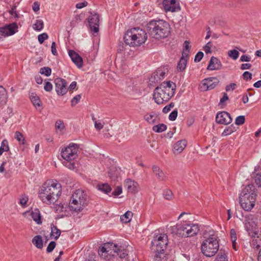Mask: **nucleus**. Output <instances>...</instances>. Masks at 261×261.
<instances>
[{"label":"nucleus","mask_w":261,"mask_h":261,"mask_svg":"<svg viewBox=\"0 0 261 261\" xmlns=\"http://www.w3.org/2000/svg\"><path fill=\"white\" fill-rule=\"evenodd\" d=\"M48 38V36L46 33H42L38 36V41L40 44H42Z\"/></svg>","instance_id":"45"},{"label":"nucleus","mask_w":261,"mask_h":261,"mask_svg":"<svg viewBox=\"0 0 261 261\" xmlns=\"http://www.w3.org/2000/svg\"><path fill=\"white\" fill-rule=\"evenodd\" d=\"M188 58L189 57H187V56H183L182 55L177 64V69L178 71L181 72L185 69L187 66Z\"/></svg>","instance_id":"28"},{"label":"nucleus","mask_w":261,"mask_h":261,"mask_svg":"<svg viewBox=\"0 0 261 261\" xmlns=\"http://www.w3.org/2000/svg\"><path fill=\"white\" fill-rule=\"evenodd\" d=\"M176 87L175 84L170 81L162 83L154 90L153 97L155 102L161 105L169 100L175 93Z\"/></svg>","instance_id":"2"},{"label":"nucleus","mask_w":261,"mask_h":261,"mask_svg":"<svg viewBox=\"0 0 261 261\" xmlns=\"http://www.w3.org/2000/svg\"><path fill=\"white\" fill-rule=\"evenodd\" d=\"M8 95L6 90L0 86V107L7 103Z\"/></svg>","instance_id":"29"},{"label":"nucleus","mask_w":261,"mask_h":261,"mask_svg":"<svg viewBox=\"0 0 261 261\" xmlns=\"http://www.w3.org/2000/svg\"><path fill=\"white\" fill-rule=\"evenodd\" d=\"M81 98V95L77 94L75 95L71 100V105L72 107L75 106L80 100Z\"/></svg>","instance_id":"47"},{"label":"nucleus","mask_w":261,"mask_h":261,"mask_svg":"<svg viewBox=\"0 0 261 261\" xmlns=\"http://www.w3.org/2000/svg\"><path fill=\"white\" fill-rule=\"evenodd\" d=\"M236 130V127L231 124V125L226 127L222 133V136H226L231 134L232 133Z\"/></svg>","instance_id":"35"},{"label":"nucleus","mask_w":261,"mask_h":261,"mask_svg":"<svg viewBox=\"0 0 261 261\" xmlns=\"http://www.w3.org/2000/svg\"><path fill=\"white\" fill-rule=\"evenodd\" d=\"M32 9L35 12H38L40 10V4L38 2H35L32 5Z\"/></svg>","instance_id":"61"},{"label":"nucleus","mask_w":261,"mask_h":261,"mask_svg":"<svg viewBox=\"0 0 261 261\" xmlns=\"http://www.w3.org/2000/svg\"><path fill=\"white\" fill-rule=\"evenodd\" d=\"M251 58L248 55H242L240 58V61L241 62H249Z\"/></svg>","instance_id":"62"},{"label":"nucleus","mask_w":261,"mask_h":261,"mask_svg":"<svg viewBox=\"0 0 261 261\" xmlns=\"http://www.w3.org/2000/svg\"><path fill=\"white\" fill-rule=\"evenodd\" d=\"M152 171L155 175L156 178L160 181H164L166 179V176L163 171L157 166H152Z\"/></svg>","instance_id":"26"},{"label":"nucleus","mask_w":261,"mask_h":261,"mask_svg":"<svg viewBox=\"0 0 261 261\" xmlns=\"http://www.w3.org/2000/svg\"><path fill=\"white\" fill-rule=\"evenodd\" d=\"M219 82V80L215 77H211L203 80L200 85L201 91H206L214 89Z\"/></svg>","instance_id":"11"},{"label":"nucleus","mask_w":261,"mask_h":261,"mask_svg":"<svg viewBox=\"0 0 261 261\" xmlns=\"http://www.w3.org/2000/svg\"><path fill=\"white\" fill-rule=\"evenodd\" d=\"M174 107V103L173 102H171L169 105L165 106L163 109V112L164 113H167L168 112H169L170 110H171V109L173 108V107Z\"/></svg>","instance_id":"51"},{"label":"nucleus","mask_w":261,"mask_h":261,"mask_svg":"<svg viewBox=\"0 0 261 261\" xmlns=\"http://www.w3.org/2000/svg\"><path fill=\"white\" fill-rule=\"evenodd\" d=\"M228 99V96L226 93H223V97L220 99V104L223 103L225 101Z\"/></svg>","instance_id":"64"},{"label":"nucleus","mask_w":261,"mask_h":261,"mask_svg":"<svg viewBox=\"0 0 261 261\" xmlns=\"http://www.w3.org/2000/svg\"><path fill=\"white\" fill-rule=\"evenodd\" d=\"M44 23L42 20L41 19H37L36 20V22L34 24V29L40 31L42 30L43 28Z\"/></svg>","instance_id":"40"},{"label":"nucleus","mask_w":261,"mask_h":261,"mask_svg":"<svg viewBox=\"0 0 261 261\" xmlns=\"http://www.w3.org/2000/svg\"><path fill=\"white\" fill-rule=\"evenodd\" d=\"M144 119L149 124H154L157 122L158 115L154 112L146 114L144 116Z\"/></svg>","instance_id":"25"},{"label":"nucleus","mask_w":261,"mask_h":261,"mask_svg":"<svg viewBox=\"0 0 261 261\" xmlns=\"http://www.w3.org/2000/svg\"><path fill=\"white\" fill-rule=\"evenodd\" d=\"M55 84V90L59 95H65L67 91V84L66 81L61 78H57L54 81Z\"/></svg>","instance_id":"14"},{"label":"nucleus","mask_w":261,"mask_h":261,"mask_svg":"<svg viewBox=\"0 0 261 261\" xmlns=\"http://www.w3.org/2000/svg\"><path fill=\"white\" fill-rule=\"evenodd\" d=\"M55 125L56 128L60 130H62L65 127L63 122L60 120L57 121Z\"/></svg>","instance_id":"53"},{"label":"nucleus","mask_w":261,"mask_h":261,"mask_svg":"<svg viewBox=\"0 0 261 261\" xmlns=\"http://www.w3.org/2000/svg\"><path fill=\"white\" fill-rule=\"evenodd\" d=\"M245 121V117L244 116H239L237 117L235 120V123L237 125H241L243 124Z\"/></svg>","instance_id":"46"},{"label":"nucleus","mask_w":261,"mask_h":261,"mask_svg":"<svg viewBox=\"0 0 261 261\" xmlns=\"http://www.w3.org/2000/svg\"><path fill=\"white\" fill-rule=\"evenodd\" d=\"M215 261H228L227 256L226 253L224 252L220 251L217 255Z\"/></svg>","instance_id":"41"},{"label":"nucleus","mask_w":261,"mask_h":261,"mask_svg":"<svg viewBox=\"0 0 261 261\" xmlns=\"http://www.w3.org/2000/svg\"><path fill=\"white\" fill-rule=\"evenodd\" d=\"M167 129V125L165 124L161 123L158 125H155L153 126V131L156 133H162Z\"/></svg>","instance_id":"36"},{"label":"nucleus","mask_w":261,"mask_h":261,"mask_svg":"<svg viewBox=\"0 0 261 261\" xmlns=\"http://www.w3.org/2000/svg\"><path fill=\"white\" fill-rule=\"evenodd\" d=\"M148 34L156 39L167 37L170 33V27L166 21L161 19H152L146 25Z\"/></svg>","instance_id":"3"},{"label":"nucleus","mask_w":261,"mask_h":261,"mask_svg":"<svg viewBox=\"0 0 261 261\" xmlns=\"http://www.w3.org/2000/svg\"><path fill=\"white\" fill-rule=\"evenodd\" d=\"M187 145V142L186 140H181L176 142L173 145V151L175 154L180 153L185 148Z\"/></svg>","instance_id":"23"},{"label":"nucleus","mask_w":261,"mask_h":261,"mask_svg":"<svg viewBox=\"0 0 261 261\" xmlns=\"http://www.w3.org/2000/svg\"><path fill=\"white\" fill-rule=\"evenodd\" d=\"M18 27L15 22L0 28V40L3 38L14 34L17 32Z\"/></svg>","instance_id":"13"},{"label":"nucleus","mask_w":261,"mask_h":261,"mask_svg":"<svg viewBox=\"0 0 261 261\" xmlns=\"http://www.w3.org/2000/svg\"><path fill=\"white\" fill-rule=\"evenodd\" d=\"M170 229L173 234L187 238L196 235L199 231V227L198 224L183 221L171 226Z\"/></svg>","instance_id":"6"},{"label":"nucleus","mask_w":261,"mask_h":261,"mask_svg":"<svg viewBox=\"0 0 261 261\" xmlns=\"http://www.w3.org/2000/svg\"><path fill=\"white\" fill-rule=\"evenodd\" d=\"M168 244V237L165 234H160L153 238L151 241V250L157 253H163Z\"/></svg>","instance_id":"10"},{"label":"nucleus","mask_w":261,"mask_h":261,"mask_svg":"<svg viewBox=\"0 0 261 261\" xmlns=\"http://www.w3.org/2000/svg\"><path fill=\"white\" fill-rule=\"evenodd\" d=\"M51 53L55 55H58V52L56 49V44L55 42H53L51 45Z\"/></svg>","instance_id":"58"},{"label":"nucleus","mask_w":261,"mask_h":261,"mask_svg":"<svg viewBox=\"0 0 261 261\" xmlns=\"http://www.w3.org/2000/svg\"><path fill=\"white\" fill-rule=\"evenodd\" d=\"M72 199H74L79 202L86 205L87 202V196L85 192L80 189L76 190L71 197Z\"/></svg>","instance_id":"19"},{"label":"nucleus","mask_w":261,"mask_h":261,"mask_svg":"<svg viewBox=\"0 0 261 261\" xmlns=\"http://www.w3.org/2000/svg\"><path fill=\"white\" fill-rule=\"evenodd\" d=\"M232 120L229 113L225 111L218 113L216 116V121L219 124L227 125L230 123Z\"/></svg>","instance_id":"17"},{"label":"nucleus","mask_w":261,"mask_h":261,"mask_svg":"<svg viewBox=\"0 0 261 261\" xmlns=\"http://www.w3.org/2000/svg\"><path fill=\"white\" fill-rule=\"evenodd\" d=\"M56 245V243L55 242H50L47 247L46 251L48 253L51 252L55 249Z\"/></svg>","instance_id":"50"},{"label":"nucleus","mask_w":261,"mask_h":261,"mask_svg":"<svg viewBox=\"0 0 261 261\" xmlns=\"http://www.w3.org/2000/svg\"><path fill=\"white\" fill-rule=\"evenodd\" d=\"M31 217L37 224L42 223V218L40 211L38 208H35L32 211L31 214Z\"/></svg>","instance_id":"27"},{"label":"nucleus","mask_w":261,"mask_h":261,"mask_svg":"<svg viewBox=\"0 0 261 261\" xmlns=\"http://www.w3.org/2000/svg\"><path fill=\"white\" fill-rule=\"evenodd\" d=\"M222 66L221 62L217 58L212 57L207 69L209 70H219L221 68Z\"/></svg>","instance_id":"22"},{"label":"nucleus","mask_w":261,"mask_h":261,"mask_svg":"<svg viewBox=\"0 0 261 261\" xmlns=\"http://www.w3.org/2000/svg\"><path fill=\"white\" fill-rule=\"evenodd\" d=\"M98 254L101 259L108 261L116 256H119L120 258H123L127 253L126 250L123 248L122 249L121 246H118L113 243H108L99 248Z\"/></svg>","instance_id":"5"},{"label":"nucleus","mask_w":261,"mask_h":261,"mask_svg":"<svg viewBox=\"0 0 261 261\" xmlns=\"http://www.w3.org/2000/svg\"><path fill=\"white\" fill-rule=\"evenodd\" d=\"M133 215V213L131 211H128L120 217V220L123 223H128L132 220Z\"/></svg>","instance_id":"33"},{"label":"nucleus","mask_w":261,"mask_h":261,"mask_svg":"<svg viewBox=\"0 0 261 261\" xmlns=\"http://www.w3.org/2000/svg\"><path fill=\"white\" fill-rule=\"evenodd\" d=\"M44 89L46 91L50 92L53 89V85L51 83L46 82L45 83Z\"/></svg>","instance_id":"57"},{"label":"nucleus","mask_w":261,"mask_h":261,"mask_svg":"<svg viewBox=\"0 0 261 261\" xmlns=\"http://www.w3.org/2000/svg\"><path fill=\"white\" fill-rule=\"evenodd\" d=\"M61 185L57 180L45 182L39 191V197L46 204L55 203L61 195Z\"/></svg>","instance_id":"1"},{"label":"nucleus","mask_w":261,"mask_h":261,"mask_svg":"<svg viewBox=\"0 0 261 261\" xmlns=\"http://www.w3.org/2000/svg\"><path fill=\"white\" fill-rule=\"evenodd\" d=\"M219 244L217 237L215 234H212L204 240L201 245V251L202 254L206 257L214 256L219 250Z\"/></svg>","instance_id":"9"},{"label":"nucleus","mask_w":261,"mask_h":261,"mask_svg":"<svg viewBox=\"0 0 261 261\" xmlns=\"http://www.w3.org/2000/svg\"><path fill=\"white\" fill-rule=\"evenodd\" d=\"M88 2L87 1H84L83 2L79 3L76 4V8L77 9H82L85 7H86L88 5Z\"/></svg>","instance_id":"60"},{"label":"nucleus","mask_w":261,"mask_h":261,"mask_svg":"<svg viewBox=\"0 0 261 261\" xmlns=\"http://www.w3.org/2000/svg\"><path fill=\"white\" fill-rule=\"evenodd\" d=\"M237 85L234 83H231L229 85H227L225 87V90L226 91H229L230 90H233L236 88Z\"/></svg>","instance_id":"59"},{"label":"nucleus","mask_w":261,"mask_h":261,"mask_svg":"<svg viewBox=\"0 0 261 261\" xmlns=\"http://www.w3.org/2000/svg\"><path fill=\"white\" fill-rule=\"evenodd\" d=\"M40 73L41 74H44L46 76H48L51 74V69L48 67H44L40 69Z\"/></svg>","instance_id":"43"},{"label":"nucleus","mask_w":261,"mask_h":261,"mask_svg":"<svg viewBox=\"0 0 261 261\" xmlns=\"http://www.w3.org/2000/svg\"><path fill=\"white\" fill-rule=\"evenodd\" d=\"M245 228L251 237H255L257 235L256 224L253 220V216L250 215L246 217Z\"/></svg>","instance_id":"12"},{"label":"nucleus","mask_w":261,"mask_h":261,"mask_svg":"<svg viewBox=\"0 0 261 261\" xmlns=\"http://www.w3.org/2000/svg\"><path fill=\"white\" fill-rule=\"evenodd\" d=\"M122 192V189L121 186L117 187L112 193V195L114 196H117L121 194Z\"/></svg>","instance_id":"52"},{"label":"nucleus","mask_w":261,"mask_h":261,"mask_svg":"<svg viewBox=\"0 0 261 261\" xmlns=\"http://www.w3.org/2000/svg\"><path fill=\"white\" fill-rule=\"evenodd\" d=\"M9 150L8 142L7 140H4L2 141L1 146L0 147V156L5 151H8Z\"/></svg>","instance_id":"38"},{"label":"nucleus","mask_w":261,"mask_h":261,"mask_svg":"<svg viewBox=\"0 0 261 261\" xmlns=\"http://www.w3.org/2000/svg\"><path fill=\"white\" fill-rule=\"evenodd\" d=\"M256 185L261 187V170L255 169V172L252 174Z\"/></svg>","instance_id":"34"},{"label":"nucleus","mask_w":261,"mask_h":261,"mask_svg":"<svg viewBox=\"0 0 261 261\" xmlns=\"http://www.w3.org/2000/svg\"><path fill=\"white\" fill-rule=\"evenodd\" d=\"M124 186L126 188L127 192L130 193H136L139 190L138 182L130 178H127L125 180Z\"/></svg>","instance_id":"18"},{"label":"nucleus","mask_w":261,"mask_h":261,"mask_svg":"<svg viewBox=\"0 0 261 261\" xmlns=\"http://www.w3.org/2000/svg\"><path fill=\"white\" fill-rule=\"evenodd\" d=\"M164 197L168 200H171L173 198V193L170 190L167 189L163 192Z\"/></svg>","instance_id":"44"},{"label":"nucleus","mask_w":261,"mask_h":261,"mask_svg":"<svg viewBox=\"0 0 261 261\" xmlns=\"http://www.w3.org/2000/svg\"><path fill=\"white\" fill-rule=\"evenodd\" d=\"M230 236L231 242H236L237 239L236 231L234 229H231L230 231Z\"/></svg>","instance_id":"55"},{"label":"nucleus","mask_w":261,"mask_h":261,"mask_svg":"<svg viewBox=\"0 0 261 261\" xmlns=\"http://www.w3.org/2000/svg\"><path fill=\"white\" fill-rule=\"evenodd\" d=\"M243 78L244 80L247 81L248 80H251L252 77V73L248 71H245L243 74Z\"/></svg>","instance_id":"56"},{"label":"nucleus","mask_w":261,"mask_h":261,"mask_svg":"<svg viewBox=\"0 0 261 261\" xmlns=\"http://www.w3.org/2000/svg\"><path fill=\"white\" fill-rule=\"evenodd\" d=\"M51 232L50 235L54 237V239L55 240H57L61 234V230L58 228L57 226L55 225L54 224H51Z\"/></svg>","instance_id":"32"},{"label":"nucleus","mask_w":261,"mask_h":261,"mask_svg":"<svg viewBox=\"0 0 261 261\" xmlns=\"http://www.w3.org/2000/svg\"><path fill=\"white\" fill-rule=\"evenodd\" d=\"M79 147L76 144L71 143L62 149L61 155L63 159V165L69 169L75 168L74 160L77 157Z\"/></svg>","instance_id":"8"},{"label":"nucleus","mask_w":261,"mask_h":261,"mask_svg":"<svg viewBox=\"0 0 261 261\" xmlns=\"http://www.w3.org/2000/svg\"><path fill=\"white\" fill-rule=\"evenodd\" d=\"M255 199V188L252 185H248L242 190L239 202L244 210L249 211L254 206Z\"/></svg>","instance_id":"7"},{"label":"nucleus","mask_w":261,"mask_h":261,"mask_svg":"<svg viewBox=\"0 0 261 261\" xmlns=\"http://www.w3.org/2000/svg\"><path fill=\"white\" fill-rule=\"evenodd\" d=\"M178 111L177 109L174 110L169 115V119L171 121H174L177 116Z\"/></svg>","instance_id":"49"},{"label":"nucleus","mask_w":261,"mask_h":261,"mask_svg":"<svg viewBox=\"0 0 261 261\" xmlns=\"http://www.w3.org/2000/svg\"><path fill=\"white\" fill-rule=\"evenodd\" d=\"M32 243L39 249H42L43 246L42 239L41 236L40 235L35 236L32 239Z\"/></svg>","instance_id":"31"},{"label":"nucleus","mask_w":261,"mask_h":261,"mask_svg":"<svg viewBox=\"0 0 261 261\" xmlns=\"http://www.w3.org/2000/svg\"><path fill=\"white\" fill-rule=\"evenodd\" d=\"M15 138L19 142L20 144L24 145L25 140L23 135L18 131H16L15 134Z\"/></svg>","instance_id":"39"},{"label":"nucleus","mask_w":261,"mask_h":261,"mask_svg":"<svg viewBox=\"0 0 261 261\" xmlns=\"http://www.w3.org/2000/svg\"><path fill=\"white\" fill-rule=\"evenodd\" d=\"M30 98L35 108L40 112L43 108L42 107V102L39 96L35 93H31L30 95Z\"/></svg>","instance_id":"24"},{"label":"nucleus","mask_w":261,"mask_h":261,"mask_svg":"<svg viewBox=\"0 0 261 261\" xmlns=\"http://www.w3.org/2000/svg\"><path fill=\"white\" fill-rule=\"evenodd\" d=\"M147 38L145 31L139 28H133L128 30L124 35L125 43L130 46H139L143 44Z\"/></svg>","instance_id":"4"},{"label":"nucleus","mask_w":261,"mask_h":261,"mask_svg":"<svg viewBox=\"0 0 261 261\" xmlns=\"http://www.w3.org/2000/svg\"><path fill=\"white\" fill-rule=\"evenodd\" d=\"M68 55L72 61L78 68L82 67L83 65V59L77 53L73 50H68Z\"/></svg>","instance_id":"20"},{"label":"nucleus","mask_w":261,"mask_h":261,"mask_svg":"<svg viewBox=\"0 0 261 261\" xmlns=\"http://www.w3.org/2000/svg\"><path fill=\"white\" fill-rule=\"evenodd\" d=\"M97 189L105 194L109 193L112 189L108 184H99L96 186Z\"/></svg>","instance_id":"30"},{"label":"nucleus","mask_w":261,"mask_h":261,"mask_svg":"<svg viewBox=\"0 0 261 261\" xmlns=\"http://www.w3.org/2000/svg\"><path fill=\"white\" fill-rule=\"evenodd\" d=\"M163 6L166 12H175L179 11V4L176 0H163Z\"/></svg>","instance_id":"16"},{"label":"nucleus","mask_w":261,"mask_h":261,"mask_svg":"<svg viewBox=\"0 0 261 261\" xmlns=\"http://www.w3.org/2000/svg\"><path fill=\"white\" fill-rule=\"evenodd\" d=\"M88 21L91 31L94 33H97L99 31V15L97 13H91L88 18Z\"/></svg>","instance_id":"15"},{"label":"nucleus","mask_w":261,"mask_h":261,"mask_svg":"<svg viewBox=\"0 0 261 261\" xmlns=\"http://www.w3.org/2000/svg\"><path fill=\"white\" fill-rule=\"evenodd\" d=\"M203 55L204 54L202 51H198L195 57L194 61L195 62H200L202 59Z\"/></svg>","instance_id":"54"},{"label":"nucleus","mask_w":261,"mask_h":261,"mask_svg":"<svg viewBox=\"0 0 261 261\" xmlns=\"http://www.w3.org/2000/svg\"><path fill=\"white\" fill-rule=\"evenodd\" d=\"M9 13L12 16H13L15 18L19 17V14L16 11V6H13L10 10H9Z\"/></svg>","instance_id":"48"},{"label":"nucleus","mask_w":261,"mask_h":261,"mask_svg":"<svg viewBox=\"0 0 261 261\" xmlns=\"http://www.w3.org/2000/svg\"><path fill=\"white\" fill-rule=\"evenodd\" d=\"M191 46L190 45V42L188 41H185L184 43V50L182 53L183 56H187L189 57V53L190 52Z\"/></svg>","instance_id":"37"},{"label":"nucleus","mask_w":261,"mask_h":261,"mask_svg":"<svg viewBox=\"0 0 261 261\" xmlns=\"http://www.w3.org/2000/svg\"><path fill=\"white\" fill-rule=\"evenodd\" d=\"M251 67V65L249 63H244L241 65L240 69L242 70L249 69Z\"/></svg>","instance_id":"63"},{"label":"nucleus","mask_w":261,"mask_h":261,"mask_svg":"<svg viewBox=\"0 0 261 261\" xmlns=\"http://www.w3.org/2000/svg\"><path fill=\"white\" fill-rule=\"evenodd\" d=\"M239 54V52L236 49H232L228 51V56L234 60L238 58Z\"/></svg>","instance_id":"42"},{"label":"nucleus","mask_w":261,"mask_h":261,"mask_svg":"<svg viewBox=\"0 0 261 261\" xmlns=\"http://www.w3.org/2000/svg\"><path fill=\"white\" fill-rule=\"evenodd\" d=\"M85 206V205L79 202L75 199L70 198L69 203V209L71 211L80 212L83 210Z\"/></svg>","instance_id":"21"}]
</instances>
